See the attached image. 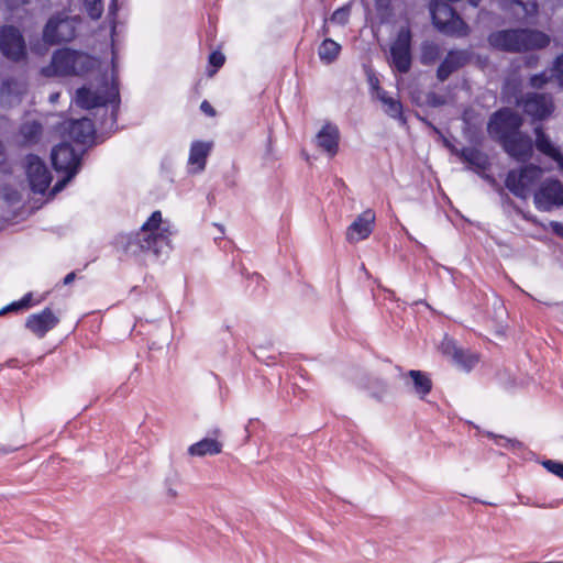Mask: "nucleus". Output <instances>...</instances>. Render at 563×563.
<instances>
[{"instance_id": "obj_18", "label": "nucleus", "mask_w": 563, "mask_h": 563, "mask_svg": "<svg viewBox=\"0 0 563 563\" xmlns=\"http://www.w3.org/2000/svg\"><path fill=\"white\" fill-rule=\"evenodd\" d=\"M212 150L211 142L196 141L190 146L188 165L192 174L201 173L206 167L207 157Z\"/></svg>"}, {"instance_id": "obj_15", "label": "nucleus", "mask_w": 563, "mask_h": 563, "mask_svg": "<svg viewBox=\"0 0 563 563\" xmlns=\"http://www.w3.org/2000/svg\"><path fill=\"white\" fill-rule=\"evenodd\" d=\"M505 151L517 161H527L532 154V141L521 133H514L501 141Z\"/></svg>"}, {"instance_id": "obj_28", "label": "nucleus", "mask_w": 563, "mask_h": 563, "mask_svg": "<svg viewBox=\"0 0 563 563\" xmlns=\"http://www.w3.org/2000/svg\"><path fill=\"white\" fill-rule=\"evenodd\" d=\"M460 155L465 162L470 163L472 166L478 169H485L488 165L486 155L476 148H463Z\"/></svg>"}, {"instance_id": "obj_45", "label": "nucleus", "mask_w": 563, "mask_h": 563, "mask_svg": "<svg viewBox=\"0 0 563 563\" xmlns=\"http://www.w3.org/2000/svg\"><path fill=\"white\" fill-rule=\"evenodd\" d=\"M200 108H201V110H202L205 113H207V114H209V115H213V114H214V110H213V108H212V107H211V104H210L209 102H207V101H203V102L201 103Z\"/></svg>"}, {"instance_id": "obj_36", "label": "nucleus", "mask_w": 563, "mask_h": 563, "mask_svg": "<svg viewBox=\"0 0 563 563\" xmlns=\"http://www.w3.org/2000/svg\"><path fill=\"white\" fill-rule=\"evenodd\" d=\"M31 297H32L31 294L25 295L20 301L13 302L10 306H8V307L3 308L2 310H0V314L5 313L7 311L18 310V309H21V308L29 307L30 306V301H31Z\"/></svg>"}, {"instance_id": "obj_40", "label": "nucleus", "mask_w": 563, "mask_h": 563, "mask_svg": "<svg viewBox=\"0 0 563 563\" xmlns=\"http://www.w3.org/2000/svg\"><path fill=\"white\" fill-rule=\"evenodd\" d=\"M224 55L220 52H213L209 57V63L214 66L216 69L221 67L224 63Z\"/></svg>"}, {"instance_id": "obj_16", "label": "nucleus", "mask_w": 563, "mask_h": 563, "mask_svg": "<svg viewBox=\"0 0 563 563\" xmlns=\"http://www.w3.org/2000/svg\"><path fill=\"white\" fill-rule=\"evenodd\" d=\"M523 110L532 118L542 120L551 114L553 102L550 96L532 93L525 100Z\"/></svg>"}, {"instance_id": "obj_21", "label": "nucleus", "mask_w": 563, "mask_h": 563, "mask_svg": "<svg viewBox=\"0 0 563 563\" xmlns=\"http://www.w3.org/2000/svg\"><path fill=\"white\" fill-rule=\"evenodd\" d=\"M466 54L462 51H451L438 68L437 77L444 81L449 76L466 63Z\"/></svg>"}, {"instance_id": "obj_48", "label": "nucleus", "mask_w": 563, "mask_h": 563, "mask_svg": "<svg viewBox=\"0 0 563 563\" xmlns=\"http://www.w3.org/2000/svg\"><path fill=\"white\" fill-rule=\"evenodd\" d=\"M58 98H59V93H58V92L52 93V95L49 96V101H51L52 103H55V102L58 100Z\"/></svg>"}, {"instance_id": "obj_3", "label": "nucleus", "mask_w": 563, "mask_h": 563, "mask_svg": "<svg viewBox=\"0 0 563 563\" xmlns=\"http://www.w3.org/2000/svg\"><path fill=\"white\" fill-rule=\"evenodd\" d=\"M96 64L97 60L85 53L63 48L54 53L51 65L43 68V74L45 76H79L92 69Z\"/></svg>"}, {"instance_id": "obj_7", "label": "nucleus", "mask_w": 563, "mask_h": 563, "mask_svg": "<svg viewBox=\"0 0 563 563\" xmlns=\"http://www.w3.org/2000/svg\"><path fill=\"white\" fill-rule=\"evenodd\" d=\"M533 205L543 212L563 207V183L556 178L542 180L534 190Z\"/></svg>"}, {"instance_id": "obj_4", "label": "nucleus", "mask_w": 563, "mask_h": 563, "mask_svg": "<svg viewBox=\"0 0 563 563\" xmlns=\"http://www.w3.org/2000/svg\"><path fill=\"white\" fill-rule=\"evenodd\" d=\"M543 169L536 165H527L519 169H512L508 173L505 185L507 189L520 199H528L534 195V190L539 184Z\"/></svg>"}, {"instance_id": "obj_13", "label": "nucleus", "mask_w": 563, "mask_h": 563, "mask_svg": "<svg viewBox=\"0 0 563 563\" xmlns=\"http://www.w3.org/2000/svg\"><path fill=\"white\" fill-rule=\"evenodd\" d=\"M375 212L371 209L362 212L346 229V240L357 243L369 236L375 223Z\"/></svg>"}, {"instance_id": "obj_35", "label": "nucleus", "mask_w": 563, "mask_h": 563, "mask_svg": "<svg viewBox=\"0 0 563 563\" xmlns=\"http://www.w3.org/2000/svg\"><path fill=\"white\" fill-rule=\"evenodd\" d=\"M543 466L552 474L563 479V463L548 460L543 462Z\"/></svg>"}, {"instance_id": "obj_44", "label": "nucleus", "mask_w": 563, "mask_h": 563, "mask_svg": "<svg viewBox=\"0 0 563 563\" xmlns=\"http://www.w3.org/2000/svg\"><path fill=\"white\" fill-rule=\"evenodd\" d=\"M390 0H375L377 10H387L389 8Z\"/></svg>"}, {"instance_id": "obj_33", "label": "nucleus", "mask_w": 563, "mask_h": 563, "mask_svg": "<svg viewBox=\"0 0 563 563\" xmlns=\"http://www.w3.org/2000/svg\"><path fill=\"white\" fill-rule=\"evenodd\" d=\"M85 9L89 16L93 20L99 19L103 12L102 0H84Z\"/></svg>"}, {"instance_id": "obj_43", "label": "nucleus", "mask_w": 563, "mask_h": 563, "mask_svg": "<svg viewBox=\"0 0 563 563\" xmlns=\"http://www.w3.org/2000/svg\"><path fill=\"white\" fill-rule=\"evenodd\" d=\"M19 446L0 443V454H9L18 450Z\"/></svg>"}, {"instance_id": "obj_1", "label": "nucleus", "mask_w": 563, "mask_h": 563, "mask_svg": "<svg viewBox=\"0 0 563 563\" xmlns=\"http://www.w3.org/2000/svg\"><path fill=\"white\" fill-rule=\"evenodd\" d=\"M489 44L498 49L507 52H521L543 48L550 43V37L532 30H506L492 33Z\"/></svg>"}, {"instance_id": "obj_8", "label": "nucleus", "mask_w": 563, "mask_h": 563, "mask_svg": "<svg viewBox=\"0 0 563 563\" xmlns=\"http://www.w3.org/2000/svg\"><path fill=\"white\" fill-rule=\"evenodd\" d=\"M76 22L65 13L52 16L43 32L44 41L49 44L71 41L76 36Z\"/></svg>"}, {"instance_id": "obj_12", "label": "nucleus", "mask_w": 563, "mask_h": 563, "mask_svg": "<svg viewBox=\"0 0 563 563\" xmlns=\"http://www.w3.org/2000/svg\"><path fill=\"white\" fill-rule=\"evenodd\" d=\"M0 49L4 56L18 60L25 55V45L19 30L4 26L0 30Z\"/></svg>"}, {"instance_id": "obj_39", "label": "nucleus", "mask_w": 563, "mask_h": 563, "mask_svg": "<svg viewBox=\"0 0 563 563\" xmlns=\"http://www.w3.org/2000/svg\"><path fill=\"white\" fill-rule=\"evenodd\" d=\"M553 71L555 73L559 85L563 87V55L558 57Z\"/></svg>"}, {"instance_id": "obj_30", "label": "nucleus", "mask_w": 563, "mask_h": 563, "mask_svg": "<svg viewBox=\"0 0 563 563\" xmlns=\"http://www.w3.org/2000/svg\"><path fill=\"white\" fill-rule=\"evenodd\" d=\"M23 92V87L18 82L5 81L3 82L0 97L2 102H8L9 104L14 101H20V95Z\"/></svg>"}, {"instance_id": "obj_37", "label": "nucleus", "mask_w": 563, "mask_h": 563, "mask_svg": "<svg viewBox=\"0 0 563 563\" xmlns=\"http://www.w3.org/2000/svg\"><path fill=\"white\" fill-rule=\"evenodd\" d=\"M487 437L494 439L497 444L503 445V446L514 448V446H516L518 444V442L515 441V440L507 439V438L501 437V435H496V434H494L492 432H487Z\"/></svg>"}, {"instance_id": "obj_9", "label": "nucleus", "mask_w": 563, "mask_h": 563, "mask_svg": "<svg viewBox=\"0 0 563 563\" xmlns=\"http://www.w3.org/2000/svg\"><path fill=\"white\" fill-rule=\"evenodd\" d=\"M521 124V117L516 111L511 109H503L492 117L488 123V132L490 135L503 141L505 137H508L514 133H518Z\"/></svg>"}, {"instance_id": "obj_20", "label": "nucleus", "mask_w": 563, "mask_h": 563, "mask_svg": "<svg viewBox=\"0 0 563 563\" xmlns=\"http://www.w3.org/2000/svg\"><path fill=\"white\" fill-rule=\"evenodd\" d=\"M317 145L327 152L330 156H334L339 147V130L333 124H325L317 134Z\"/></svg>"}, {"instance_id": "obj_51", "label": "nucleus", "mask_w": 563, "mask_h": 563, "mask_svg": "<svg viewBox=\"0 0 563 563\" xmlns=\"http://www.w3.org/2000/svg\"><path fill=\"white\" fill-rule=\"evenodd\" d=\"M538 563H563V561L538 562Z\"/></svg>"}, {"instance_id": "obj_11", "label": "nucleus", "mask_w": 563, "mask_h": 563, "mask_svg": "<svg viewBox=\"0 0 563 563\" xmlns=\"http://www.w3.org/2000/svg\"><path fill=\"white\" fill-rule=\"evenodd\" d=\"M26 176L34 192L43 194L52 181V176L44 162L35 156L25 158Z\"/></svg>"}, {"instance_id": "obj_38", "label": "nucleus", "mask_w": 563, "mask_h": 563, "mask_svg": "<svg viewBox=\"0 0 563 563\" xmlns=\"http://www.w3.org/2000/svg\"><path fill=\"white\" fill-rule=\"evenodd\" d=\"M550 76L547 73L534 75L531 77V86L534 88H541L544 84L548 82Z\"/></svg>"}, {"instance_id": "obj_24", "label": "nucleus", "mask_w": 563, "mask_h": 563, "mask_svg": "<svg viewBox=\"0 0 563 563\" xmlns=\"http://www.w3.org/2000/svg\"><path fill=\"white\" fill-rule=\"evenodd\" d=\"M377 99L384 106V111L394 119L402 120V106L398 99L389 97L387 92L377 88Z\"/></svg>"}, {"instance_id": "obj_10", "label": "nucleus", "mask_w": 563, "mask_h": 563, "mask_svg": "<svg viewBox=\"0 0 563 563\" xmlns=\"http://www.w3.org/2000/svg\"><path fill=\"white\" fill-rule=\"evenodd\" d=\"M411 33L408 27H401L390 47L391 65L399 73H407L411 66Z\"/></svg>"}, {"instance_id": "obj_29", "label": "nucleus", "mask_w": 563, "mask_h": 563, "mask_svg": "<svg viewBox=\"0 0 563 563\" xmlns=\"http://www.w3.org/2000/svg\"><path fill=\"white\" fill-rule=\"evenodd\" d=\"M441 32L454 36H464L468 33V26L459 15L453 13V16L444 24Z\"/></svg>"}, {"instance_id": "obj_32", "label": "nucleus", "mask_w": 563, "mask_h": 563, "mask_svg": "<svg viewBox=\"0 0 563 563\" xmlns=\"http://www.w3.org/2000/svg\"><path fill=\"white\" fill-rule=\"evenodd\" d=\"M41 130H42L41 124L35 121H32V122L24 123L21 126L20 132L25 142L33 143L40 136Z\"/></svg>"}, {"instance_id": "obj_41", "label": "nucleus", "mask_w": 563, "mask_h": 563, "mask_svg": "<svg viewBox=\"0 0 563 563\" xmlns=\"http://www.w3.org/2000/svg\"><path fill=\"white\" fill-rule=\"evenodd\" d=\"M165 496L170 500L175 499L178 496L177 487L173 483H166Z\"/></svg>"}, {"instance_id": "obj_47", "label": "nucleus", "mask_w": 563, "mask_h": 563, "mask_svg": "<svg viewBox=\"0 0 563 563\" xmlns=\"http://www.w3.org/2000/svg\"><path fill=\"white\" fill-rule=\"evenodd\" d=\"M75 276H76V275H75V273H74V272H71V273H69L68 275H66V277L64 278V284H65V285L70 284V283L75 279Z\"/></svg>"}, {"instance_id": "obj_17", "label": "nucleus", "mask_w": 563, "mask_h": 563, "mask_svg": "<svg viewBox=\"0 0 563 563\" xmlns=\"http://www.w3.org/2000/svg\"><path fill=\"white\" fill-rule=\"evenodd\" d=\"M58 323V318L51 309H44L40 313L31 314L26 320V328L36 336L43 338L49 330Z\"/></svg>"}, {"instance_id": "obj_22", "label": "nucleus", "mask_w": 563, "mask_h": 563, "mask_svg": "<svg viewBox=\"0 0 563 563\" xmlns=\"http://www.w3.org/2000/svg\"><path fill=\"white\" fill-rule=\"evenodd\" d=\"M536 147L538 151L552 158L558 164V168L563 170V155L543 133L541 128H536Z\"/></svg>"}, {"instance_id": "obj_26", "label": "nucleus", "mask_w": 563, "mask_h": 563, "mask_svg": "<svg viewBox=\"0 0 563 563\" xmlns=\"http://www.w3.org/2000/svg\"><path fill=\"white\" fill-rule=\"evenodd\" d=\"M341 51V45L332 38H325L319 46L318 54L320 59L330 64L336 59Z\"/></svg>"}, {"instance_id": "obj_50", "label": "nucleus", "mask_w": 563, "mask_h": 563, "mask_svg": "<svg viewBox=\"0 0 563 563\" xmlns=\"http://www.w3.org/2000/svg\"><path fill=\"white\" fill-rule=\"evenodd\" d=\"M527 219L533 223H537V219L534 217H528Z\"/></svg>"}, {"instance_id": "obj_31", "label": "nucleus", "mask_w": 563, "mask_h": 563, "mask_svg": "<svg viewBox=\"0 0 563 563\" xmlns=\"http://www.w3.org/2000/svg\"><path fill=\"white\" fill-rule=\"evenodd\" d=\"M441 54V49L438 44L433 42H426L421 46V63L424 65L433 64Z\"/></svg>"}, {"instance_id": "obj_46", "label": "nucleus", "mask_w": 563, "mask_h": 563, "mask_svg": "<svg viewBox=\"0 0 563 563\" xmlns=\"http://www.w3.org/2000/svg\"><path fill=\"white\" fill-rule=\"evenodd\" d=\"M369 82H371L373 90L375 91V96L377 97V88H379L378 79L376 77H371Z\"/></svg>"}, {"instance_id": "obj_49", "label": "nucleus", "mask_w": 563, "mask_h": 563, "mask_svg": "<svg viewBox=\"0 0 563 563\" xmlns=\"http://www.w3.org/2000/svg\"><path fill=\"white\" fill-rule=\"evenodd\" d=\"M468 2L474 5V7H477L481 2V0H468Z\"/></svg>"}, {"instance_id": "obj_14", "label": "nucleus", "mask_w": 563, "mask_h": 563, "mask_svg": "<svg viewBox=\"0 0 563 563\" xmlns=\"http://www.w3.org/2000/svg\"><path fill=\"white\" fill-rule=\"evenodd\" d=\"M439 349L443 355L451 357L462 369L470 371L478 362L475 354L459 349L452 339L444 338Z\"/></svg>"}, {"instance_id": "obj_2", "label": "nucleus", "mask_w": 563, "mask_h": 563, "mask_svg": "<svg viewBox=\"0 0 563 563\" xmlns=\"http://www.w3.org/2000/svg\"><path fill=\"white\" fill-rule=\"evenodd\" d=\"M172 231L169 224L162 219L161 211H154L135 235L141 250L159 256L169 249Z\"/></svg>"}, {"instance_id": "obj_42", "label": "nucleus", "mask_w": 563, "mask_h": 563, "mask_svg": "<svg viewBox=\"0 0 563 563\" xmlns=\"http://www.w3.org/2000/svg\"><path fill=\"white\" fill-rule=\"evenodd\" d=\"M550 227L552 228L554 233H556L560 236H563V224L561 222L551 221Z\"/></svg>"}, {"instance_id": "obj_23", "label": "nucleus", "mask_w": 563, "mask_h": 563, "mask_svg": "<svg viewBox=\"0 0 563 563\" xmlns=\"http://www.w3.org/2000/svg\"><path fill=\"white\" fill-rule=\"evenodd\" d=\"M221 451L222 444L214 439H202L188 449V453L194 456L217 455Z\"/></svg>"}, {"instance_id": "obj_19", "label": "nucleus", "mask_w": 563, "mask_h": 563, "mask_svg": "<svg viewBox=\"0 0 563 563\" xmlns=\"http://www.w3.org/2000/svg\"><path fill=\"white\" fill-rule=\"evenodd\" d=\"M68 134L69 137L77 143H89L95 135V126L92 121L87 118L71 121L68 126Z\"/></svg>"}, {"instance_id": "obj_5", "label": "nucleus", "mask_w": 563, "mask_h": 563, "mask_svg": "<svg viewBox=\"0 0 563 563\" xmlns=\"http://www.w3.org/2000/svg\"><path fill=\"white\" fill-rule=\"evenodd\" d=\"M119 98V89L114 79L109 84L102 80L100 84H90L79 88L76 92V104L82 109H92L103 107L107 103H113Z\"/></svg>"}, {"instance_id": "obj_34", "label": "nucleus", "mask_w": 563, "mask_h": 563, "mask_svg": "<svg viewBox=\"0 0 563 563\" xmlns=\"http://www.w3.org/2000/svg\"><path fill=\"white\" fill-rule=\"evenodd\" d=\"M350 16V10L347 8H340L335 10L331 16V21L341 25L347 23Z\"/></svg>"}, {"instance_id": "obj_27", "label": "nucleus", "mask_w": 563, "mask_h": 563, "mask_svg": "<svg viewBox=\"0 0 563 563\" xmlns=\"http://www.w3.org/2000/svg\"><path fill=\"white\" fill-rule=\"evenodd\" d=\"M454 11L446 3H437L431 7V15L434 25L441 31L444 24L453 16Z\"/></svg>"}, {"instance_id": "obj_6", "label": "nucleus", "mask_w": 563, "mask_h": 563, "mask_svg": "<svg viewBox=\"0 0 563 563\" xmlns=\"http://www.w3.org/2000/svg\"><path fill=\"white\" fill-rule=\"evenodd\" d=\"M52 163L56 170L66 173V176L53 187V194H56L76 175L79 157L69 144L63 143L53 148Z\"/></svg>"}, {"instance_id": "obj_25", "label": "nucleus", "mask_w": 563, "mask_h": 563, "mask_svg": "<svg viewBox=\"0 0 563 563\" xmlns=\"http://www.w3.org/2000/svg\"><path fill=\"white\" fill-rule=\"evenodd\" d=\"M408 376L412 379L413 390L421 398L428 395L432 388L431 379L427 374L421 371L411 369L408 372Z\"/></svg>"}]
</instances>
